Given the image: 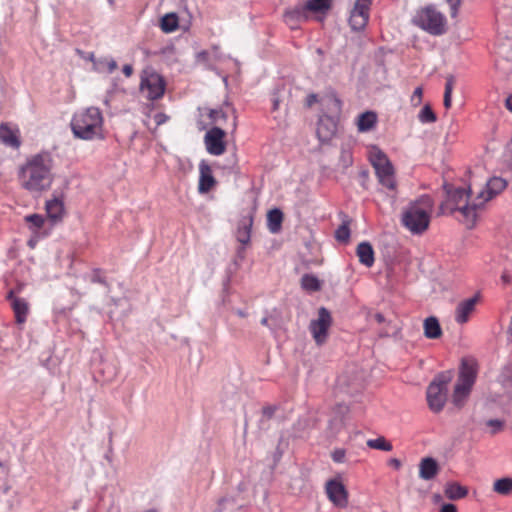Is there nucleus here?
<instances>
[{
	"label": "nucleus",
	"mask_w": 512,
	"mask_h": 512,
	"mask_svg": "<svg viewBox=\"0 0 512 512\" xmlns=\"http://www.w3.org/2000/svg\"><path fill=\"white\" fill-rule=\"evenodd\" d=\"M53 164V157L48 151L31 155L18 169L20 186L31 194L49 190L54 180Z\"/></svg>",
	"instance_id": "nucleus-1"
},
{
	"label": "nucleus",
	"mask_w": 512,
	"mask_h": 512,
	"mask_svg": "<svg viewBox=\"0 0 512 512\" xmlns=\"http://www.w3.org/2000/svg\"><path fill=\"white\" fill-rule=\"evenodd\" d=\"M444 189L447 194V205L451 213L454 211L460 212L462 215L461 221L467 228H473L477 220V211L483 207V201L474 199L469 202L471 188L465 189L461 187H453L450 184H444Z\"/></svg>",
	"instance_id": "nucleus-2"
},
{
	"label": "nucleus",
	"mask_w": 512,
	"mask_h": 512,
	"mask_svg": "<svg viewBox=\"0 0 512 512\" xmlns=\"http://www.w3.org/2000/svg\"><path fill=\"white\" fill-rule=\"evenodd\" d=\"M434 202L428 195H423L416 201L411 202L402 213V224L413 234L423 233L429 226L430 214Z\"/></svg>",
	"instance_id": "nucleus-3"
},
{
	"label": "nucleus",
	"mask_w": 512,
	"mask_h": 512,
	"mask_svg": "<svg viewBox=\"0 0 512 512\" xmlns=\"http://www.w3.org/2000/svg\"><path fill=\"white\" fill-rule=\"evenodd\" d=\"M103 116L99 108L89 107L74 114L71 129L75 137L83 140L102 138Z\"/></svg>",
	"instance_id": "nucleus-4"
},
{
	"label": "nucleus",
	"mask_w": 512,
	"mask_h": 512,
	"mask_svg": "<svg viewBox=\"0 0 512 512\" xmlns=\"http://www.w3.org/2000/svg\"><path fill=\"white\" fill-rule=\"evenodd\" d=\"M412 22L417 27L431 35L439 36L445 33V16L433 5H428L416 12Z\"/></svg>",
	"instance_id": "nucleus-5"
},
{
	"label": "nucleus",
	"mask_w": 512,
	"mask_h": 512,
	"mask_svg": "<svg viewBox=\"0 0 512 512\" xmlns=\"http://www.w3.org/2000/svg\"><path fill=\"white\" fill-rule=\"evenodd\" d=\"M369 159L375 170L378 182L388 190H395L394 167L386 154L374 147L370 152Z\"/></svg>",
	"instance_id": "nucleus-6"
},
{
	"label": "nucleus",
	"mask_w": 512,
	"mask_h": 512,
	"mask_svg": "<svg viewBox=\"0 0 512 512\" xmlns=\"http://www.w3.org/2000/svg\"><path fill=\"white\" fill-rule=\"evenodd\" d=\"M140 92L151 101L163 97L166 89V82L162 75L151 68L144 69L141 73Z\"/></svg>",
	"instance_id": "nucleus-7"
},
{
	"label": "nucleus",
	"mask_w": 512,
	"mask_h": 512,
	"mask_svg": "<svg viewBox=\"0 0 512 512\" xmlns=\"http://www.w3.org/2000/svg\"><path fill=\"white\" fill-rule=\"evenodd\" d=\"M331 323L330 312L325 307H321L318 311V318L312 320L309 325V330L318 345H322L326 341Z\"/></svg>",
	"instance_id": "nucleus-8"
},
{
	"label": "nucleus",
	"mask_w": 512,
	"mask_h": 512,
	"mask_svg": "<svg viewBox=\"0 0 512 512\" xmlns=\"http://www.w3.org/2000/svg\"><path fill=\"white\" fill-rule=\"evenodd\" d=\"M371 4L372 0H356L349 17L352 30L360 31L366 27Z\"/></svg>",
	"instance_id": "nucleus-9"
},
{
	"label": "nucleus",
	"mask_w": 512,
	"mask_h": 512,
	"mask_svg": "<svg viewBox=\"0 0 512 512\" xmlns=\"http://www.w3.org/2000/svg\"><path fill=\"white\" fill-rule=\"evenodd\" d=\"M225 135V131L220 127H213L206 132L204 143L209 154L219 156L225 152Z\"/></svg>",
	"instance_id": "nucleus-10"
},
{
	"label": "nucleus",
	"mask_w": 512,
	"mask_h": 512,
	"mask_svg": "<svg viewBox=\"0 0 512 512\" xmlns=\"http://www.w3.org/2000/svg\"><path fill=\"white\" fill-rule=\"evenodd\" d=\"M326 494L329 500L338 507H346L348 504V492L345 486L337 479H331L326 483Z\"/></svg>",
	"instance_id": "nucleus-11"
},
{
	"label": "nucleus",
	"mask_w": 512,
	"mask_h": 512,
	"mask_svg": "<svg viewBox=\"0 0 512 512\" xmlns=\"http://www.w3.org/2000/svg\"><path fill=\"white\" fill-rule=\"evenodd\" d=\"M426 395L429 408L439 413L446 403L447 390L439 388L437 383H430Z\"/></svg>",
	"instance_id": "nucleus-12"
},
{
	"label": "nucleus",
	"mask_w": 512,
	"mask_h": 512,
	"mask_svg": "<svg viewBox=\"0 0 512 512\" xmlns=\"http://www.w3.org/2000/svg\"><path fill=\"white\" fill-rule=\"evenodd\" d=\"M506 185H507L506 180L501 177L490 178L486 183V187L481 189L477 193V200L483 201V205H484L485 202L489 201L494 196H496L501 191H503L505 189Z\"/></svg>",
	"instance_id": "nucleus-13"
},
{
	"label": "nucleus",
	"mask_w": 512,
	"mask_h": 512,
	"mask_svg": "<svg viewBox=\"0 0 512 512\" xmlns=\"http://www.w3.org/2000/svg\"><path fill=\"white\" fill-rule=\"evenodd\" d=\"M337 131V123L334 117L323 115L319 118L316 133L321 142H328Z\"/></svg>",
	"instance_id": "nucleus-14"
},
{
	"label": "nucleus",
	"mask_w": 512,
	"mask_h": 512,
	"mask_svg": "<svg viewBox=\"0 0 512 512\" xmlns=\"http://www.w3.org/2000/svg\"><path fill=\"white\" fill-rule=\"evenodd\" d=\"M309 17L305 3L298 4L284 13V20L292 29H295L299 23L307 21Z\"/></svg>",
	"instance_id": "nucleus-15"
},
{
	"label": "nucleus",
	"mask_w": 512,
	"mask_h": 512,
	"mask_svg": "<svg viewBox=\"0 0 512 512\" xmlns=\"http://www.w3.org/2000/svg\"><path fill=\"white\" fill-rule=\"evenodd\" d=\"M199 183H198V191L200 194H205L209 192L213 186L216 184V180L212 174L211 167L209 164L202 160L199 163Z\"/></svg>",
	"instance_id": "nucleus-16"
},
{
	"label": "nucleus",
	"mask_w": 512,
	"mask_h": 512,
	"mask_svg": "<svg viewBox=\"0 0 512 512\" xmlns=\"http://www.w3.org/2000/svg\"><path fill=\"white\" fill-rule=\"evenodd\" d=\"M474 383L466 382V380L458 377L457 383L453 392V404L460 408L464 405L466 398L469 396Z\"/></svg>",
	"instance_id": "nucleus-17"
},
{
	"label": "nucleus",
	"mask_w": 512,
	"mask_h": 512,
	"mask_svg": "<svg viewBox=\"0 0 512 512\" xmlns=\"http://www.w3.org/2000/svg\"><path fill=\"white\" fill-rule=\"evenodd\" d=\"M477 301V296H474L458 304L455 312V320L457 323L464 324L468 321L470 314L475 309Z\"/></svg>",
	"instance_id": "nucleus-18"
},
{
	"label": "nucleus",
	"mask_w": 512,
	"mask_h": 512,
	"mask_svg": "<svg viewBox=\"0 0 512 512\" xmlns=\"http://www.w3.org/2000/svg\"><path fill=\"white\" fill-rule=\"evenodd\" d=\"M439 472V465L432 457H425L419 463V477L425 481L432 480Z\"/></svg>",
	"instance_id": "nucleus-19"
},
{
	"label": "nucleus",
	"mask_w": 512,
	"mask_h": 512,
	"mask_svg": "<svg viewBox=\"0 0 512 512\" xmlns=\"http://www.w3.org/2000/svg\"><path fill=\"white\" fill-rule=\"evenodd\" d=\"M0 142L7 147L18 149L21 145V141L18 132L12 130L7 124L2 123L0 125Z\"/></svg>",
	"instance_id": "nucleus-20"
},
{
	"label": "nucleus",
	"mask_w": 512,
	"mask_h": 512,
	"mask_svg": "<svg viewBox=\"0 0 512 512\" xmlns=\"http://www.w3.org/2000/svg\"><path fill=\"white\" fill-rule=\"evenodd\" d=\"M458 377L466 380V382L475 383L477 377V363L473 358L462 359Z\"/></svg>",
	"instance_id": "nucleus-21"
},
{
	"label": "nucleus",
	"mask_w": 512,
	"mask_h": 512,
	"mask_svg": "<svg viewBox=\"0 0 512 512\" xmlns=\"http://www.w3.org/2000/svg\"><path fill=\"white\" fill-rule=\"evenodd\" d=\"M8 298L11 300V306L15 313L16 322L23 324L26 321L28 313V303L23 298H17L13 296V291H10Z\"/></svg>",
	"instance_id": "nucleus-22"
},
{
	"label": "nucleus",
	"mask_w": 512,
	"mask_h": 512,
	"mask_svg": "<svg viewBox=\"0 0 512 512\" xmlns=\"http://www.w3.org/2000/svg\"><path fill=\"white\" fill-rule=\"evenodd\" d=\"M356 254L359 258V262L366 267H372L375 261L374 250L372 245L367 242H361L356 249Z\"/></svg>",
	"instance_id": "nucleus-23"
},
{
	"label": "nucleus",
	"mask_w": 512,
	"mask_h": 512,
	"mask_svg": "<svg viewBox=\"0 0 512 512\" xmlns=\"http://www.w3.org/2000/svg\"><path fill=\"white\" fill-rule=\"evenodd\" d=\"M252 224V217H244L238 224L236 237L242 245H247L250 242Z\"/></svg>",
	"instance_id": "nucleus-24"
},
{
	"label": "nucleus",
	"mask_w": 512,
	"mask_h": 512,
	"mask_svg": "<svg viewBox=\"0 0 512 512\" xmlns=\"http://www.w3.org/2000/svg\"><path fill=\"white\" fill-rule=\"evenodd\" d=\"M508 33L509 35L498 40L496 52L501 58L512 61V31H508Z\"/></svg>",
	"instance_id": "nucleus-25"
},
{
	"label": "nucleus",
	"mask_w": 512,
	"mask_h": 512,
	"mask_svg": "<svg viewBox=\"0 0 512 512\" xmlns=\"http://www.w3.org/2000/svg\"><path fill=\"white\" fill-rule=\"evenodd\" d=\"M377 122V115L373 111H366L361 113L357 119V128L359 132H368Z\"/></svg>",
	"instance_id": "nucleus-26"
},
{
	"label": "nucleus",
	"mask_w": 512,
	"mask_h": 512,
	"mask_svg": "<svg viewBox=\"0 0 512 512\" xmlns=\"http://www.w3.org/2000/svg\"><path fill=\"white\" fill-rule=\"evenodd\" d=\"M424 335L428 339H437L442 335V329L436 317L430 316L424 320Z\"/></svg>",
	"instance_id": "nucleus-27"
},
{
	"label": "nucleus",
	"mask_w": 512,
	"mask_h": 512,
	"mask_svg": "<svg viewBox=\"0 0 512 512\" xmlns=\"http://www.w3.org/2000/svg\"><path fill=\"white\" fill-rule=\"evenodd\" d=\"M348 412V407L344 404H337L334 408V416L329 420V429L335 433L343 424L345 414Z\"/></svg>",
	"instance_id": "nucleus-28"
},
{
	"label": "nucleus",
	"mask_w": 512,
	"mask_h": 512,
	"mask_svg": "<svg viewBox=\"0 0 512 512\" xmlns=\"http://www.w3.org/2000/svg\"><path fill=\"white\" fill-rule=\"evenodd\" d=\"M46 212L48 217L53 220L57 221L60 220L63 212H64V206L61 200L58 198L51 199L46 202Z\"/></svg>",
	"instance_id": "nucleus-29"
},
{
	"label": "nucleus",
	"mask_w": 512,
	"mask_h": 512,
	"mask_svg": "<svg viewBox=\"0 0 512 512\" xmlns=\"http://www.w3.org/2000/svg\"><path fill=\"white\" fill-rule=\"evenodd\" d=\"M444 492L448 499L458 500L464 498L467 495L468 490L457 482H449L446 484Z\"/></svg>",
	"instance_id": "nucleus-30"
},
{
	"label": "nucleus",
	"mask_w": 512,
	"mask_h": 512,
	"mask_svg": "<svg viewBox=\"0 0 512 512\" xmlns=\"http://www.w3.org/2000/svg\"><path fill=\"white\" fill-rule=\"evenodd\" d=\"M283 213L280 209L274 208L268 212L267 222L270 232L277 233L281 228Z\"/></svg>",
	"instance_id": "nucleus-31"
},
{
	"label": "nucleus",
	"mask_w": 512,
	"mask_h": 512,
	"mask_svg": "<svg viewBox=\"0 0 512 512\" xmlns=\"http://www.w3.org/2000/svg\"><path fill=\"white\" fill-rule=\"evenodd\" d=\"M306 9L310 13L325 14L331 7V0H308L305 2Z\"/></svg>",
	"instance_id": "nucleus-32"
},
{
	"label": "nucleus",
	"mask_w": 512,
	"mask_h": 512,
	"mask_svg": "<svg viewBox=\"0 0 512 512\" xmlns=\"http://www.w3.org/2000/svg\"><path fill=\"white\" fill-rule=\"evenodd\" d=\"M179 25V19L176 13H167L161 18L160 27L163 32H174Z\"/></svg>",
	"instance_id": "nucleus-33"
},
{
	"label": "nucleus",
	"mask_w": 512,
	"mask_h": 512,
	"mask_svg": "<svg viewBox=\"0 0 512 512\" xmlns=\"http://www.w3.org/2000/svg\"><path fill=\"white\" fill-rule=\"evenodd\" d=\"M279 407L277 405H267L262 409V416L259 420V427L262 430H267L269 428V420H271L278 411Z\"/></svg>",
	"instance_id": "nucleus-34"
},
{
	"label": "nucleus",
	"mask_w": 512,
	"mask_h": 512,
	"mask_svg": "<svg viewBox=\"0 0 512 512\" xmlns=\"http://www.w3.org/2000/svg\"><path fill=\"white\" fill-rule=\"evenodd\" d=\"M301 286L303 289L316 292L321 289V283L319 279L312 274H305L301 278Z\"/></svg>",
	"instance_id": "nucleus-35"
},
{
	"label": "nucleus",
	"mask_w": 512,
	"mask_h": 512,
	"mask_svg": "<svg viewBox=\"0 0 512 512\" xmlns=\"http://www.w3.org/2000/svg\"><path fill=\"white\" fill-rule=\"evenodd\" d=\"M237 507L233 497H223L218 500L214 512H234Z\"/></svg>",
	"instance_id": "nucleus-36"
},
{
	"label": "nucleus",
	"mask_w": 512,
	"mask_h": 512,
	"mask_svg": "<svg viewBox=\"0 0 512 512\" xmlns=\"http://www.w3.org/2000/svg\"><path fill=\"white\" fill-rule=\"evenodd\" d=\"M117 67V62L109 57L101 58L95 62V69L100 72L106 70L108 73H112Z\"/></svg>",
	"instance_id": "nucleus-37"
},
{
	"label": "nucleus",
	"mask_w": 512,
	"mask_h": 512,
	"mask_svg": "<svg viewBox=\"0 0 512 512\" xmlns=\"http://www.w3.org/2000/svg\"><path fill=\"white\" fill-rule=\"evenodd\" d=\"M25 221L29 224V228L34 234L38 233L39 229L43 227L45 222L43 216L39 214L27 215L25 217Z\"/></svg>",
	"instance_id": "nucleus-38"
},
{
	"label": "nucleus",
	"mask_w": 512,
	"mask_h": 512,
	"mask_svg": "<svg viewBox=\"0 0 512 512\" xmlns=\"http://www.w3.org/2000/svg\"><path fill=\"white\" fill-rule=\"evenodd\" d=\"M454 84H455L454 76L453 75H449L446 78L445 91H444V100H443V103H444V106H445L446 109H449L451 107L452 91H453V88H454Z\"/></svg>",
	"instance_id": "nucleus-39"
},
{
	"label": "nucleus",
	"mask_w": 512,
	"mask_h": 512,
	"mask_svg": "<svg viewBox=\"0 0 512 512\" xmlns=\"http://www.w3.org/2000/svg\"><path fill=\"white\" fill-rule=\"evenodd\" d=\"M494 491L507 495L512 491V479L511 478H501L495 481L494 483Z\"/></svg>",
	"instance_id": "nucleus-40"
},
{
	"label": "nucleus",
	"mask_w": 512,
	"mask_h": 512,
	"mask_svg": "<svg viewBox=\"0 0 512 512\" xmlns=\"http://www.w3.org/2000/svg\"><path fill=\"white\" fill-rule=\"evenodd\" d=\"M367 446L372 449L382 450V451H391L392 445L390 442L386 441L384 437H378L376 439H369L367 441Z\"/></svg>",
	"instance_id": "nucleus-41"
},
{
	"label": "nucleus",
	"mask_w": 512,
	"mask_h": 512,
	"mask_svg": "<svg viewBox=\"0 0 512 512\" xmlns=\"http://www.w3.org/2000/svg\"><path fill=\"white\" fill-rule=\"evenodd\" d=\"M418 119L421 123H434L436 121V114L429 105H425L419 112Z\"/></svg>",
	"instance_id": "nucleus-42"
},
{
	"label": "nucleus",
	"mask_w": 512,
	"mask_h": 512,
	"mask_svg": "<svg viewBox=\"0 0 512 512\" xmlns=\"http://www.w3.org/2000/svg\"><path fill=\"white\" fill-rule=\"evenodd\" d=\"M337 241L347 243L350 238V228L347 222H343L335 231Z\"/></svg>",
	"instance_id": "nucleus-43"
},
{
	"label": "nucleus",
	"mask_w": 512,
	"mask_h": 512,
	"mask_svg": "<svg viewBox=\"0 0 512 512\" xmlns=\"http://www.w3.org/2000/svg\"><path fill=\"white\" fill-rule=\"evenodd\" d=\"M452 379L451 371H446L438 374L431 383H437L439 388L447 390V384Z\"/></svg>",
	"instance_id": "nucleus-44"
},
{
	"label": "nucleus",
	"mask_w": 512,
	"mask_h": 512,
	"mask_svg": "<svg viewBox=\"0 0 512 512\" xmlns=\"http://www.w3.org/2000/svg\"><path fill=\"white\" fill-rule=\"evenodd\" d=\"M88 277L90 282L101 284L106 288L107 292L109 291V285L100 269H94Z\"/></svg>",
	"instance_id": "nucleus-45"
},
{
	"label": "nucleus",
	"mask_w": 512,
	"mask_h": 512,
	"mask_svg": "<svg viewBox=\"0 0 512 512\" xmlns=\"http://www.w3.org/2000/svg\"><path fill=\"white\" fill-rule=\"evenodd\" d=\"M228 117V113L224 111L222 108L220 109H212L209 113V118L214 123H222L226 121Z\"/></svg>",
	"instance_id": "nucleus-46"
},
{
	"label": "nucleus",
	"mask_w": 512,
	"mask_h": 512,
	"mask_svg": "<svg viewBox=\"0 0 512 512\" xmlns=\"http://www.w3.org/2000/svg\"><path fill=\"white\" fill-rule=\"evenodd\" d=\"M327 101L332 112L339 113L341 111L342 102L335 94L328 96Z\"/></svg>",
	"instance_id": "nucleus-47"
},
{
	"label": "nucleus",
	"mask_w": 512,
	"mask_h": 512,
	"mask_svg": "<svg viewBox=\"0 0 512 512\" xmlns=\"http://www.w3.org/2000/svg\"><path fill=\"white\" fill-rule=\"evenodd\" d=\"M346 451L344 449H335L331 457L336 463H343L345 461Z\"/></svg>",
	"instance_id": "nucleus-48"
},
{
	"label": "nucleus",
	"mask_w": 512,
	"mask_h": 512,
	"mask_svg": "<svg viewBox=\"0 0 512 512\" xmlns=\"http://www.w3.org/2000/svg\"><path fill=\"white\" fill-rule=\"evenodd\" d=\"M245 245L240 246L236 251V257L234 260L235 265H239L245 258Z\"/></svg>",
	"instance_id": "nucleus-49"
},
{
	"label": "nucleus",
	"mask_w": 512,
	"mask_h": 512,
	"mask_svg": "<svg viewBox=\"0 0 512 512\" xmlns=\"http://www.w3.org/2000/svg\"><path fill=\"white\" fill-rule=\"evenodd\" d=\"M487 425L489 427H492L493 428V433L497 432L498 430H500L503 426V422L501 420H498V419H490L487 421Z\"/></svg>",
	"instance_id": "nucleus-50"
},
{
	"label": "nucleus",
	"mask_w": 512,
	"mask_h": 512,
	"mask_svg": "<svg viewBox=\"0 0 512 512\" xmlns=\"http://www.w3.org/2000/svg\"><path fill=\"white\" fill-rule=\"evenodd\" d=\"M168 119H169V117L166 114L161 113V112L154 115V120H155V123L157 126H160V125L166 123Z\"/></svg>",
	"instance_id": "nucleus-51"
},
{
	"label": "nucleus",
	"mask_w": 512,
	"mask_h": 512,
	"mask_svg": "<svg viewBox=\"0 0 512 512\" xmlns=\"http://www.w3.org/2000/svg\"><path fill=\"white\" fill-rule=\"evenodd\" d=\"M452 10L451 15L455 16L461 5V0H446Z\"/></svg>",
	"instance_id": "nucleus-52"
},
{
	"label": "nucleus",
	"mask_w": 512,
	"mask_h": 512,
	"mask_svg": "<svg viewBox=\"0 0 512 512\" xmlns=\"http://www.w3.org/2000/svg\"><path fill=\"white\" fill-rule=\"evenodd\" d=\"M440 512H457V508L454 504L447 503L441 507Z\"/></svg>",
	"instance_id": "nucleus-53"
},
{
	"label": "nucleus",
	"mask_w": 512,
	"mask_h": 512,
	"mask_svg": "<svg viewBox=\"0 0 512 512\" xmlns=\"http://www.w3.org/2000/svg\"><path fill=\"white\" fill-rule=\"evenodd\" d=\"M122 71H123V73H124V75L126 77H130L132 75V73H133V68H132V66L130 64H125L123 66Z\"/></svg>",
	"instance_id": "nucleus-54"
},
{
	"label": "nucleus",
	"mask_w": 512,
	"mask_h": 512,
	"mask_svg": "<svg viewBox=\"0 0 512 512\" xmlns=\"http://www.w3.org/2000/svg\"><path fill=\"white\" fill-rule=\"evenodd\" d=\"M388 464L392 467H394L395 469H399L402 465L401 461L397 458H391L388 462Z\"/></svg>",
	"instance_id": "nucleus-55"
},
{
	"label": "nucleus",
	"mask_w": 512,
	"mask_h": 512,
	"mask_svg": "<svg viewBox=\"0 0 512 512\" xmlns=\"http://www.w3.org/2000/svg\"><path fill=\"white\" fill-rule=\"evenodd\" d=\"M422 94H423L422 88L421 87H417L414 90V92H413L412 100H414V98H418V100L420 101L421 97H422Z\"/></svg>",
	"instance_id": "nucleus-56"
},
{
	"label": "nucleus",
	"mask_w": 512,
	"mask_h": 512,
	"mask_svg": "<svg viewBox=\"0 0 512 512\" xmlns=\"http://www.w3.org/2000/svg\"><path fill=\"white\" fill-rule=\"evenodd\" d=\"M342 157L346 163V166H348L351 163V157H350L349 153L343 152Z\"/></svg>",
	"instance_id": "nucleus-57"
},
{
	"label": "nucleus",
	"mask_w": 512,
	"mask_h": 512,
	"mask_svg": "<svg viewBox=\"0 0 512 512\" xmlns=\"http://www.w3.org/2000/svg\"><path fill=\"white\" fill-rule=\"evenodd\" d=\"M511 96H509L506 100H505V106L506 108L512 112V102H511Z\"/></svg>",
	"instance_id": "nucleus-58"
},
{
	"label": "nucleus",
	"mask_w": 512,
	"mask_h": 512,
	"mask_svg": "<svg viewBox=\"0 0 512 512\" xmlns=\"http://www.w3.org/2000/svg\"><path fill=\"white\" fill-rule=\"evenodd\" d=\"M375 320L378 322V323H382L385 321V318H384V315L381 314V313H377L375 314Z\"/></svg>",
	"instance_id": "nucleus-59"
},
{
	"label": "nucleus",
	"mask_w": 512,
	"mask_h": 512,
	"mask_svg": "<svg viewBox=\"0 0 512 512\" xmlns=\"http://www.w3.org/2000/svg\"><path fill=\"white\" fill-rule=\"evenodd\" d=\"M456 130L453 129L452 126L449 127V130L446 135V140H448L451 136H455Z\"/></svg>",
	"instance_id": "nucleus-60"
},
{
	"label": "nucleus",
	"mask_w": 512,
	"mask_h": 512,
	"mask_svg": "<svg viewBox=\"0 0 512 512\" xmlns=\"http://www.w3.org/2000/svg\"><path fill=\"white\" fill-rule=\"evenodd\" d=\"M317 96L315 94H311L307 98L308 105H312L316 101Z\"/></svg>",
	"instance_id": "nucleus-61"
},
{
	"label": "nucleus",
	"mask_w": 512,
	"mask_h": 512,
	"mask_svg": "<svg viewBox=\"0 0 512 512\" xmlns=\"http://www.w3.org/2000/svg\"><path fill=\"white\" fill-rule=\"evenodd\" d=\"M501 278H502V281L504 283H509L510 282V277L507 274H505V273L502 275Z\"/></svg>",
	"instance_id": "nucleus-62"
},
{
	"label": "nucleus",
	"mask_w": 512,
	"mask_h": 512,
	"mask_svg": "<svg viewBox=\"0 0 512 512\" xmlns=\"http://www.w3.org/2000/svg\"><path fill=\"white\" fill-rule=\"evenodd\" d=\"M87 60H90L92 62H96L95 61V57H94V54L93 53H89L88 56L86 57Z\"/></svg>",
	"instance_id": "nucleus-63"
},
{
	"label": "nucleus",
	"mask_w": 512,
	"mask_h": 512,
	"mask_svg": "<svg viewBox=\"0 0 512 512\" xmlns=\"http://www.w3.org/2000/svg\"><path fill=\"white\" fill-rule=\"evenodd\" d=\"M278 107H279V100L273 99V109L276 110V109H278Z\"/></svg>",
	"instance_id": "nucleus-64"
}]
</instances>
